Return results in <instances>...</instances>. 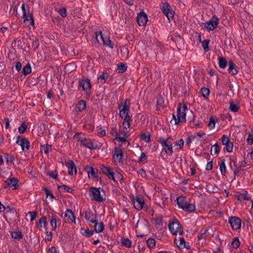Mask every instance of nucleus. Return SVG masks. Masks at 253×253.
<instances>
[{
	"mask_svg": "<svg viewBox=\"0 0 253 253\" xmlns=\"http://www.w3.org/2000/svg\"><path fill=\"white\" fill-rule=\"evenodd\" d=\"M58 189L60 190V189H62L64 192H67L70 193H73L74 191H75L74 189L68 187V186L66 185H63L61 186H58Z\"/></svg>",
	"mask_w": 253,
	"mask_h": 253,
	"instance_id": "nucleus-33",
	"label": "nucleus"
},
{
	"mask_svg": "<svg viewBox=\"0 0 253 253\" xmlns=\"http://www.w3.org/2000/svg\"><path fill=\"white\" fill-rule=\"evenodd\" d=\"M177 121H176V125L180 123H183L186 122V113L182 112V109L181 108V104H180L179 107L177 109Z\"/></svg>",
	"mask_w": 253,
	"mask_h": 253,
	"instance_id": "nucleus-12",
	"label": "nucleus"
},
{
	"mask_svg": "<svg viewBox=\"0 0 253 253\" xmlns=\"http://www.w3.org/2000/svg\"><path fill=\"white\" fill-rule=\"evenodd\" d=\"M46 236L45 240L48 241H51L52 239V233L51 232H47L46 231L45 232Z\"/></svg>",
	"mask_w": 253,
	"mask_h": 253,
	"instance_id": "nucleus-58",
	"label": "nucleus"
},
{
	"mask_svg": "<svg viewBox=\"0 0 253 253\" xmlns=\"http://www.w3.org/2000/svg\"><path fill=\"white\" fill-rule=\"evenodd\" d=\"M81 233L82 234L86 237H90L93 234V231L89 230L88 228L86 229H81Z\"/></svg>",
	"mask_w": 253,
	"mask_h": 253,
	"instance_id": "nucleus-32",
	"label": "nucleus"
},
{
	"mask_svg": "<svg viewBox=\"0 0 253 253\" xmlns=\"http://www.w3.org/2000/svg\"><path fill=\"white\" fill-rule=\"evenodd\" d=\"M43 224V227L46 228L47 222H46V217L45 216H42L40 219L39 221L37 222V225L38 227L40 230L41 229L42 227V224Z\"/></svg>",
	"mask_w": 253,
	"mask_h": 253,
	"instance_id": "nucleus-27",
	"label": "nucleus"
},
{
	"mask_svg": "<svg viewBox=\"0 0 253 253\" xmlns=\"http://www.w3.org/2000/svg\"><path fill=\"white\" fill-rule=\"evenodd\" d=\"M166 154L169 156H171L173 153L172 143L171 141H168V139H165L163 137H159L158 140Z\"/></svg>",
	"mask_w": 253,
	"mask_h": 253,
	"instance_id": "nucleus-3",
	"label": "nucleus"
},
{
	"mask_svg": "<svg viewBox=\"0 0 253 253\" xmlns=\"http://www.w3.org/2000/svg\"><path fill=\"white\" fill-rule=\"evenodd\" d=\"M81 145L84 146L90 150H95L99 148L98 145L96 144H94L91 139L87 138L85 139V140H84V142L81 144Z\"/></svg>",
	"mask_w": 253,
	"mask_h": 253,
	"instance_id": "nucleus-16",
	"label": "nucleus"
},
{
	"mask_svg": "<svg viewBox=\"0 0 253 253\" xmlns=\"http://www.w3.org/2000/svg\"><path fill=\"white\" fill-rule=\"evenodd\" d=\"M218 22L219 19L214 15L209 21L206 22L207 25L206 28L208 31L213 30L218 27Z\"/></svg>",
	"mask_w": 253,
	"mask_h": 253,
	"instance_id": "nucleus-6",
	"label": "nucleus"
},
{
	"mask_svg": "<svg viewBox=\"0 0 253 253\" xmlns=\"http://www.w3.org/2000/svg\"><path fill=\"white\" fill-rule=\"evenodd\" d=\"M104 44L108 46L109 47L113 48L114 47V43L113 42L109 39H107L106 40H104L103 42Z\"/></svg>",
	"mask_w": 253,
	"mask_h": 253,
	"instance_id": "nucleus-54",
	"label": "nucleus"
},
{
	"mask_svg": "<svg viewBox=\"0 0 253 253\" xmlns=\"http://www.w3.org/2000/svg\"><path fill=\"white\" fill-rule=\"evenodd\" d=\"M33 43H32V47L33 48V50L36 51L39 46L40 42L39 40L35 38V39H33Z\"/></svg>",
	"mask_w": 253,
	"mask_h": 253,
	"instance_id": "nucleus-43",
	"label": "nucleus"
},
{
	"mask_svg": "<svg viewBox=\"0 0 253 253\" xmlns=\"http://www.w3.org/2000/svg\"><path fill=\"white\" fill-rule=\"evenodd\" d=\"M133 204L134 208L138 211H140L144 206V200L142 198L136 197V199L133 201Z\"/></svg>",
	"mask_w": 253,
	"mask_h": 253,
	"instance_id": "nucleus-17",
	"label": "nucleus"
},
{
	"mask_svg": "<svg viewBox=\"0 0 253 253\" xmlns=\"http://www.w3.org/2000/svg\"><path fill=\"white\" fill-rule=\"evenodd\" d=\"M66 166L68 168V173L70 175H73L77 173V168L74 162L73 161H69L65 164Z\"/></svg>",
	"mask_w": 253,
	"mask_h": 253,
	"instance_id": "nucleus-19",
	"label": "nucleus"
},
{
	"mask_svg": "<svg viewBox=\"0 0 253 253\" xmlns=\"http://www.w3.org/2000/svg\"><path fill=\"white\" fill-rule=\"evenodd\" d=\"M231 244L232 246L235 249L239 248L240 245L239 238L238 237L234 238L233 239Z\"/></svg>",
	"mask_w": 253,
	"mask_h": 253,
	"instance_id": "nucleus-42",
	"label": "nucleus"
},
{
	"mask_svg": "<svg viewBox=\"0 0 253 253\" xmlns=\"http://www.w3.org/2000/svg\"><path fill=\"white\" fill-rule=\"evenodd\" d=\"M140 139L146 142L150 141V135L146 133H141L140 135Z\"/></svg>",
	"mask_w": 253,
	"mask_h": 253,
	"instance_id": "nucleus-40",
	"label": "nucleus"
},
{
	"mask_svg": "<svg viewBox=\"0 0 253 253\" xmlns=\"http://www.w3.org/2000/svg\"><path fill=\"white\" fill-rule=\"evenodd\" d=\"M108 78V76L106 73H102V74L99 77V79L104 80V83L105 82L106 80Z\"/></svg>",
	"mask_w": 253,
	"mask_h": 253,
	"instance_id": "nucleus-63",
	"label": "nucleus"
},
{
	"mask_svg": "<svg viewBox=\"0 0 253 253\" xmlns=\"http://www.w3.org/2000/svg\"><path fill=\"white\" fill-rule=\"evenodd\" d=\"M84 170L87 173L89 177L91 176L92 178L97 181L101 179L98 174L97 169H95L91 166H86L84 168Z\"/></svg>",
	"mask_w": 253,
	"mask_h": 253,
	"instance_id": "nucleus-7",
	"label": "nucleus"
},
{
	"mask_svg": "<svg viewBox=\"0 0 253 253\" xmlns=\"http://www.w3.org/2000/svg\"><path fill=\"white\" fill-rule=\"evenodd\" d=\"M228 72L232 75H236L238 74V67L231 60L229 62Z\"/></svg>",
	"mask_w": 253,
	"mask_h": 253,
	"instance_id": "nucleus-21",
	"label": "nucleus"
},
{
	"mask_svg": "<svg viewBox=\"0 0 253 253\" xmlns=\"http://www.w3.org/2000/svg\"><path fill=\"white\" fill-rule=\"evenodd\" d=\"M29 213L31 215V221H33L35 219V218L37 216V211H29Z\"/></svg>",
	"mask_w": 253,
	"mask_h": 253,
	"instance_id": "nucleus-62",
	"label": "nucleus"
},
{
	"mask_svg": "<svg viewBox=\"0 0 253 253\" xmlns=\"http://www.w3.org/2000/svg\"><path fill=\"white\" fill-rule=\"evenodd\" d=\"M6 185L13 190L17 189L18 187V180L15 177L8 178L5 181Z\"/></svg>",
	"mask_w": 253,
	"mask_h": 253,
	"instance_id": "nucleus-18",
	"label": "nucleus"
},
{
	"mask_svg": "<svg viewBox=\"0 0 253 253\" xmlns=\"http://www.w3.org/2000/svg\"><path fill=\"white\" fill-rule=\"evenodd\" d=\"M101 169L102 173L105 175L107 176L110 179L113 180L115 182H117V180L115 179L114 177V173L112 171L111 168L104 166H101Z\"/></svg>",
	"mask_w": 253,
	"mask_h": 253,
	"instance_id": "nucleus-10",
	"label": "nucleus"
},
{
	"mask_svg": "<svg viewBox=\"0 0 253 253\" xmlns=\"http://www.w3.org/2000/svg\"><path fill=\"white\" fill-rule=\"evenodd\" d=\"M47 175H49V176L52 177L55 179H56L58 176V174L56 171H55V173H54L53 172H47Z\"/></svg>",
	"mask_w": 253,
	"mask_h": 253,
	"instance_id": "nucleus-61",
	"label": "nucleus"
},
{
	"mask_svg": "<svg viewBox=\"0 0 253 253\" xmlns=\"http://www.w3.org/2000/svg\"><path fill=\"white\" fill-rule=\"evenodd\" d=\"M83 214H84V217L87 220L90 221L92 223L96 222V216L94 217L93 213L90 210L85 211Z\"/></svg>",
	"mask_w": 253,
	"mask_h": 253,
	"instance_id": "nucleus-20",
	"label": "nucleus"
},
{
	"mask_svg": "<svg viewBox=\"0 0 253 253\" xmlns=\"http://www.w3.org/2000/svg\"><path fill=\"white\" fill-rule=\"evenodd\" d=\"M228 222L233 230H237L241 228V220L238 217H230L229 218Z\"/></svg>",
	"mask_w": 253,
	"mask_h": 253,
	"instance_id": "nucleus-8",
	"label": "nucleus"
},
{
	"mask_svg": "<svg viewBox=\"0 0 253 253\" xmlns=\"http://www.w3.org/2000/svg\"><path fill=\"white\" fill-rule=\"evenodd\" d=\"M79 86L82 87L84 91L89 93L91 87L90 81L88 79L81 80L79 81Z\"/></svg>",
	"mask_w": 253,
	"mask_h": 253,
	"instance_id": "nucleus-9",
	"label": "nucleus"
},
{
	"mask_svg": "<svg viewBox=\"0 0 253 253\" xmlns=\"http://www.w3.org/2000/svg\"><path fill=\"white\" fill-rule=\"evenodd\" d=\"M11 235L12 238L19 240L23 238V235L20 231L11 232Z\"/></svg>",
	"mask_w": 253,
	"mask_h": 253,
	"instance_id": "nucleus-34",
	"label": "nucleus"
},
{
	"mask_svg": "<svg viewBox=\"0 0 253 253\" xmlns=\"http://www.w3.org/2000/svg\"><path fill=\"white\" fill-rule=\"evenodd\" d=\"M96 39L98 42H104L105 40L103 37L101 32L96 33Z\"/></svg>",
	"mask_w": 253,
	"mask_h": 253,
	"instance_id": "nucleus-48",
	"label": "nucleus"
},
{
	"mask_svg": "<svg viewBox=\"0 0 253 253\" xmlns=\"http://www.w3.org/2000/svg\"><path fill=\"white\" fill-rule=\"evenodd\" d=\"M222 144L223 145H225L226 143H228L230 141L229 138L226 135H223L221 138L220 139Z\"/></svg>",
	"mask_w": 253,
	"mask_h": 253,
	"instance_id": "nucleus-51",
	"label": "nucleus"
},
{
	"mask_svg": "<svg viewBox=\"0 0 253 253\" xmlns=\"http://www.w3.org/2000/svg\"><path fill=\"white\" fill-rule=\"evenodd\" d=\"M182 209L185 211L193 212L195 211L196 207L194 204L187 203Z\"/></svg>",
	"mask_w": 253,
	"mask_h": 253,
	"instance_id": "nucleus-26",
	"label": "nucleus"
},
{
	"mask_svg": "<svg viewBox=\"0 0 253 253\" xmlns=\"http://www.w3.org/2000/svg\"><path fill=\"white\" fill-rule=\"evenodd\" d=\"M124 156L122 149L121 148L115 147V152L113 155L114 161L116 162L117 160L119 163H123V157Z\"/></svg>",
	"mask_w": 253,
	"mask_h": 253,
	"instance_id": "nucleus-11",
	"label": "nucleus"
},
{
	"mask_svg": "<svg viewBox=\"0 0 253 253\" xmlns=\"http://www.w3.org/2000/svg\"><path fill=\"white\" fill-rule=\"evenodd\" d=\"M5 159L6 160L7 163L10 162L11 163H13L15 158L13 155L5 154Z\"/></svg>",
	"mask_w": 253,
	"mask_h": 253,
	"instance_id": "nucleus-46",
	"label": "nucleus"
},
{
	"mask_svg": "<svg viewBox=\"0 0 253 253\" xmlns=\"http://www.w3.org/2000/svg\"><path fill=\"white\" fill-rule=\"evenodd\" d=\"M146 158L147 157L146 154L144 152H142L141 154V156L139 159V162H146L147 161Z\"/></svg>",
	"mask_w": 253,
	"mask_h": 253,
	"instance_id": "nucleus-56",
	"label": "nucleus"
},
{
	"mask_svg": "<svg viewBox=\"0 0 253 253\" xmlns=\"http://www.w3.org/2000/svg\"><path fill=\"white\" fill-rule=\"evenodd\" d=\"M137 22L139 26H145L148 20L147 16L144 12H141L138 14Z\"/></svg>",
	"mask_w": 253,
	"mask_h": 253,
	"instance_id": "nucleus-14",
	"label": "nucleus"
},
{
	"mask_svg": "<svg viewBox=\"0 0 253 253\" xmlns=\"http://www.w3.org/2000/svg\"><path fill=\"white\" fill-rule=\"evenodd\" d=\"M32 72L31 67L29 63L27 64L22 69V74L26 76L30 74Z\"/></svg>",
	"mask_w": 253,
	"mask_h": 253,
	"instance_id": "nucleus-30",
	"label": "nucleus"
},
{
	"mask_svg": "<svg viewBox=\"0 0 253 253\" xmlns=\"http://www.w3.org/2000/svg\"><path fill=\"white\" fill-rule=\"evenodd\" d=\"M86 107V102L84 100H81L79 101L76 106V109L77 112H81L83 111Z\"/></svg>",
	"mask_w": 253,
	"mask_h": 253,
	"instance_id": "nucleus-24",
	"label": "nucleus"
},
{
	"mask_svg": "<svg viewBox=\"0 0 253 253\" xmlns=\"http://www.w3.org/2000/svg\"><path fill=\"white\" fill-rule=\"evenodd\" d=\"M101 192L104 194L105 193L104 190L102 188H96L94 187H90L89 190V195L91 197V200L97 202H103L105 199V197H103V195H101Z\"/></svg>",
	"mask_w": 253,
	"mask_h": 253,
	"instance_id": "nucleus-2",
	"label": "nucleus"
},
{
	"mask_svg": "<svg viewBox=\"0 0 253 253\" xmlns=\"http://www.w3.org/2000/svg\"><path fill=\"white\" fill-rule=\"evenodd\" d=\"M229 109L233 112H237L239 110V107L235 104L233 103V102L231 101L229 103Z\"/></svg>",
	"mask_w": 253,
	"mask_h": 253,
	"instance_id": "nucleus-41",
	"label": "nucleus"
},
{
	"mask_svg": "<svg viewBox=\"0 0 253 253\" xmlns=\"http://www.w3.org/2000/svg\"><path fill=\"white\" fill-rule=\"evenodd\" d=\"M64 222L66 223H71L75 222V216L73 211L69 209H67L64 214Z\"/></svg>",
	"mask_w": 253,
	"mask_h": 253,
	"instance_id": "nucleus-15",
	"label": "nucleus"
},
{
	"mask_svg": "<svg viewBox=\"0 0 253 253\" xmlns=\"http://www.w3.org/2000/svg\"><path fill=\"white\" fill-rule=\"evenodd\" d=\"M219 169L222 175H225L226 173V168L224 160H222L219 163Z\"/></svg>",
	"mask_w": 253,
	"mask_h": 253,
	"instance_id": "nucleus-28",
	"label": "nucleus"
},
{
	"mask_svg": "<svg viewBox=\"0 0 253 253\" xmlns=\"http://www.w3.org/2000/svg\"><path fill=\"white\" fill-rule=\"evenodd\" d=\"M74 137L78 138V141L81 142V144L84 142V141L85 140V139L86 138V137L84 136V134L82 132L76 133Z\"/></svg>",
	"mask_w": 253,
	"mask_h": 253,
	"instance_id": "nucleus-36",
	"label": "nucleus"
},
{
	"mask_svg": "<svg viewBox=\"0 0 253 253\" xmlns=\"http://www.w3.org/2000/svg\"><path fill=\"white\" fill-rule=\"evenodd\" d=\"M219 66L221 68H225L227 66V62L226 59L223 57L218 58Z\"/></svg>",
	"mask_w": 253,
	"mask_h": 253,
	"instance_id": "nucleus-29",
	"label": "nucleus"
},
{
	"mask_svg": "<svg viewBox=\"0 0 253 253\" xmlns=\"http://www.w3.org/2000/svg\"><path fill=\"white\" fill-rule=\"evenodd\" d=\"M169 228L173 235H177V233L182 235L183 233L181 226L177 220L169 223Z\"/></svg>",
	"mask_w": 253,
	"mask_h": 253,
	"instance_id": "nucleus-5",
	"label": "nucleus"
},
{
	"mask_svg": "<svg viewBox=\"0 0 253 253\" xmlns=\"http://www.w3.org/2000/svg\"><path fill=\"white\" fill-rule=\"evenodd\" d=\"M201 92L204 98H208L209 96L210 90L208 88L202 87L201 89Z\"/></svg>",
	"mask_w": 253,
	"mask_h": 253,
	"instance_id": "nucleus-38",
	"label": "nucleus"
},
{
	"mask_svg": "<svg viewBox=\"0 0 253 253\" xmlns=\"http://www.w3.org/2000/svg\"><path fill=\"white\" fill-rule=\"evenodd\" d=\"M130 106V100L126 99L118 106L119 116L124 120L123 126L125 129L129 128L130 126V122H132L131 116L129 115Z\"/></svg>",
	"mask_w": 253,
	"mask_h": 253,
	"instance_id": "nucleus-1",
	"label": "nucleus"
},
{
	"mask_svg": "<svg viewBox=\"0 0 253 253\" xmlns=\"http://www.w3.org/2000/svg\"><path fill=\"white\" fill-rule=\"evenodd\" d=\"M210 42V40H205L202 42L204 50L205 52L208 51L209 50V44Z\"/></svg>",
	"mask_w": 253,
	"mask_h": 253,
	"instance_id": "nucleus-44",
	"label": "nucleus"
},
{
	"mask_svg": "<svg viewBox=\"0 0 253 253\" xmlns=\"http://www.w3.org/2000/svg\"><path fill=\"white\" fill-rule=\"evenodd\" d=\"M52 148L51 145L48 144L41 145V151H43L45 154H47L49 151H51Z\"/></svg>",
	"mask_w": 253,
	"mask_h": 253,
	"instance_id": "nucleus-31",
	"label": "nucleus"
},
{
	"mask_svg": "<svg viewBox=\"0 0 253 253\" xmlns=\"http://www.w3.org/2000/svg\"><path fill=\"white\" fill-rule=\"evenodd\" d=\"M27 128V126L25 122L22 123L20 126L18 127V131L20 134L23 133L25 132Z\"/></svg>",
	"mask_w": 253,
	"mask_h": 253,
	"instance_id": "nucleus-45",
	"label": "nucleus"
},
{
	"mask_svg": "<svg viewBox=\"0 0 253 253\" xmlns=\"http://www.w3.org/2000/svg\"><path fill=\"white\" fill-rule=\"evenodd\" d=\"M43 190L44 191L47 197L48 196H50L51 199L55 198L53 195L51 193V191L48 189L47 187H44Z\"/></svg>",
	"mask_w": 253,
	"mask_h": 253,
	"instance_id": "nucleus-52",
	"label": "nucleus"
},
{
	"mask_svg": "<svg viewBox=\"0 0 253 253\" xmlns=\"http://www.w3.org/2000/svg\"><path fill=\"white\" fill-rule=\"evenodd\" d=\"M117 69L119 73H124L127 69V65L125 63H121L118 65Z\"/></svg>",
	"mask_w": 253,
	"mask_h": 253,
	"instance_id": "nucleus-37",
	"label": "nucleus"
},
{
	"mask_svg": "<svg viewBox=\"0 0 253 253\" xmlns=\"http://www.w3.org/2000/svg\"><path fill=\"white\" fill-rule=\"evenodd\" d=\"M212 148H214V154H218L219 151H220V148L219 147V146L217 144V143H216L214 145H213L211 148V154L212 155Z\"/></svg>",
	"mask_w": 253,
	"mask_h": 253,
	"instance_id": "nucleus-49",
	"label": "nucleus"
},
{
	"mask_svg": "<svg viewBox=\"0 0 253 253\" xmlns=\"http://www.w3.org/2000/svg\"><path fill=\"white\" fill-rule=\"evenodd\" d=\"M247 142L248 144H252L253 143V134L249 133Z\"/></svg>",
	"mask_w": 253,
	"mask_h": 253,
	"instance_id": "nucleus-57",
	"label": "nucleus"
},
{
	"mask_svg": "<svg viewBox=\"0 0 253 253\" xmlns=\"http://www.w3.org/2000/svg\"><path fill=\"white\" fill-rule=\"evenodd\" d=\"M161 9L164 14L168 17V19L170 20L172 19L174 16V11L172 10L170 5L167 2H162L160 4Z\"/></svg>",
	"mask_w": 253,
	"mask_h": 253,
	"instance_id": "nucleus-4",
	"label": "nucleus"
},
{
	"mask_svg": "<svg viewBox=\"0 0 253 253\" xmlns=\"http://www.w3.org/2000/svg\"><path fill=\"white\" fill-rule=\"evenodd\" d=\"M16 143L21 146L23 150H24L25 148L27 149H29L30 148V142L26 138H21L20 136H17Z\"/></svg>",
	"mask_w": 253,
	"mask_h": 253,
	"instance_id": "nucleus-13",
	"label": "nucleus"
},
{
	"mask_svg": "<svg viewBox=\"0 0 253 253\" xmlns=\"http://www.w3.org/2000/svg\"><path fill=\"white\" fill-rule=\"evenodd\" d=\"M58 13L63 17H66L67 16L66 8L63 7V8L60 9L58 10Z\"/></svg>",
	"mask_w": 253,
	"mask_h": 253,
	"instance_id": "nucleus-53",
	"label": "nucleus"
},
{
	"mask_svg": "<svg viewBox=\"0 0 253 253\" xmlns=\"http://www.w3.org/2000/svg\"><path fill=\"white\" fill-rule=\"evenodd\" d=\"M155 223L157 225H158L159 226H162L163 225L162 217L161 216L156 217V218L155 219Z\"/></svg>",
	"mask_w": 253,
	"mask_h": 253,
	"instance_id": "nucleus-59",
	"label": "nucleus"
},
{
	"mask_svg": "<svg viewBox=\"0 0 253 253\" xmlns=\"http://www.w3.org/2000/svg\"><path fill=\"white\" fill-rule=\"evenodd\" d=\"M49 218L50 219V223L53 230H55L57 227V222L58 217L57 215L51 214L48 215Z\"/></svg>",
	"mask_w": 253,
	"mask_h": 253,
	"instance_id": "nucleus-22",
	"label": "nucleus"
},
{
	"mask_svg": "<svg viewBox=\"0 0 253 253\" xmlns=\"http://www.w3.org/2000/svg\"><path fill=\"white\" fill-rule=\"evenodd\" d=\"M215 122L213 117H211L208 124V126L210 128H213L215 126Z\"/></svg>",
	"mask_w": 253,
	"mask_h": 253,
	"instance_id": "nucleus-55",
	"label": "nucleus"
},
{
	"mask_svg": "<svg viewBox=\"0 0 253 253\" xmlns=\"http://www.w3.org/2000/svg\"><path fill=\"white\" fill-rule=\"evenodd\" d=\"M195 136L191 135L189 136L186 140V144L189 146L192 141L194 139Z\"/></svg>",
	"mask_w": 253,
	"mask_h": 253,
	"instance_id": "nucleus-64",
	"label": "nucleus"
},
{
	"mask_svg": "<svg viewBox=\"0 0 253 253\" xmlns=\"http://www.w3.org/2000/svg\"><path fill=\"white\" fill-rule=\"evenodd\" d=\"M121 243L126 247L130 248L131 247V241L128 238H122Z\"/></svg>",
	"mask_w": 253,
	"mask_h": 253,
	"instance_id": "nucleus-35",
	"label": "nucleus"
},
{
	"mask_svg": "<svg viewBox=\"0 0 253 253\" xmlns=\"http://www.w3.org/2000/svg\"><path fill=\"white\" fill-rule=\"evenodd\" d=\"M147 245L149 248H154L156 246V241L153 238H150L146 241Z\"/></svg>",
	"mask_w": 253,
	"mask_h": 253,
	"instance_id": "nucleus-39",
	"label": "nucleus"
},
{
	"mask_svg": "<svg viewBox=\"0 0 253 253\" xmlns=\"http://www.w3.org/2000/svg\"><path fill=\"white\" fill-rule=\"evenodd\" d=\"M226 150L228 152H231L233 150V144L230 141L225 145Z\"/></svg>",
	"mask_w": 253,
	"mask_h": 253,
	"instance_id": "nucleus-50",
	"label": "nucleus"
},
{
	"mask_svg": "<svg viewBox=\"0 0 253 253\" xmlns=\"http://www.w3.org/2000/svg\"><path fill=\"white\" fill-rule=\"evenodd\" d=\"M175 145L178 146L179 148L181 149L183 147L184 145V141L182 139H180L178 140H177L175 142Z\"/></svg>",
	"mask_w": 253,
	"mask_h": 253,
	"instance_id": "nucleus-60",
	"label": "nucleus"
},
{
	"mask_svg": "<svg viewBox=\"0 0 253 253\" xmlns=\"http://www.w3.org/2000/svg\"><path fill=\"white\" fill-rule=\"evenodd\" d=\"M95 224L94 226V231L96 233H100L102 232L104 229V225L102 222H101L98 223L97 220H96V222H94Z\"/></svg>",
	"mask_w": 253,
	"mask_h": 253,
	"instance_id": "nucleus-23",
	"label": "nucleus"
},
{
	"mask_svg": "<svg viewBox=\"0 0 253 253\" xmlns=\"http://www.w3.org/2000/svg\"><path fill=\"white\" fill-rule=\"evenodd\" d=\"M23 18H24L25 21H30V23L32 25H34V21L32 16V14L29 13L28 15H27L26 14V16H23Z\"/></svg>",
	"mask_w": 253,
	"mask_h": 253,
	"instance_id": "nucleus-47",
	"label": "nucleus"
},
{
	"mask_svg": "<svg viewBox=\"0 0 253 253\" xmlns=\"http://www.w3.org/2000/svg\"><path fill=\"white\" fill-rule=\"evenodd\" d=\"M176 202L179 208L181 209H182L187 203L186 198L183 196L178 197L176 199Z\"/></svg>",
	"mask_w": 253,
	"mask_h": 253,
	"instance_id": "nucleus-25",
	"label": "nucleus"
}]
</instances>
